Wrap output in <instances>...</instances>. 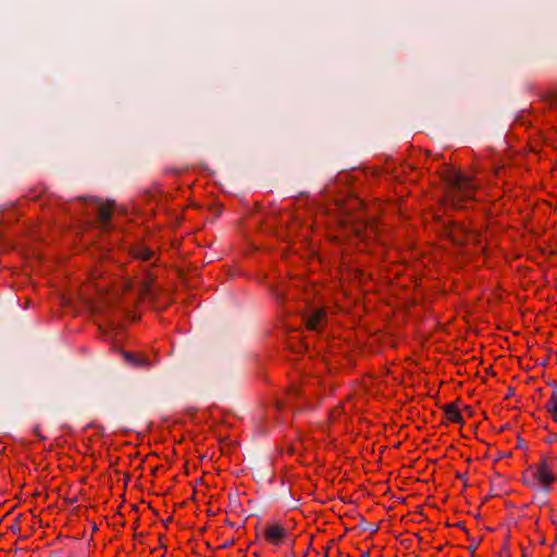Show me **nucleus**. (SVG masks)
Instances as JSON below:
<instances>
[{"label": "nucleus", "mask_w": 557, "mask_h": 557, "mask_svg": "<svg viewBox=\"0 0 557 557\" xmlns=\"http://www.w3.org/2000/svg\"><path fill=\"white\" fill-rule=\"evenodd\" d=\"M276 297L282 302H294L293 310L301 315L306 329L313 330V286L309 275L293 276L286 295L277 294Z\"/></svg>", "instance_id": "f257e3e1"}, {"label": "nucleus", "mask_w": 557, "mask_h": 557, "mask_svg": "<svg viewBox=\"0 0 557 557\" xmlns=\"http://www.w3.org/2000/svg\"><path fill=\"white\" fill-rule=\"evenodd\" d=\"M463 410H465V411H467V413H469V416H471V414H472V409H471L469 406H466V407L463 408Z\"/></svg>", "instance_id": "a211bd4d"}, {"label": "nucleus", "mask_w": 557, "mask_h": 557, "mask_svg": "<svg viewBox=\"0 0 557 557\" xmlns=\"http://www.w3.org/2000/svg\"><path fill=\"white\" fill-rule=\"evenodd\" d=\"M445 181L451 190L456 191L461 198H471L476 185L472 178L460 171L448 170L445 173Z\"/></svg>", "instance_id": "f03ea898"}, {"label": "nucleus", "mask_w": 557, "mask_h": 557, "mask_svg": "<svg viewBox=\"0 0 557 557\" xmlns=\"http://www.w3.org/2000/svg\"><path fill=\"white\" fill-rule=\"evenodd\" d=\"M554 469L555 460L543 457L534 470L533 478L545 494L550 491V484L556 480Z\"/></svg>", "instance_id": "7ed1b4c3"}, {"label": "nucleus", "mask_w": 557, "mask_h": 557, "mask_svg": "<svg viewBox=\"0 0 557 557\" xmlns=\"http://www.w3.org/2000/svg\"><path fill=\"white\" fill-rule=\"evenodd\" d=\"M34 433H35L37 436H39L40 438H42V436H41V435H40V433H39V428H38V426H36V428L34 429Z\"/></svg>", "instance_id": "6ab92c4d"}, {"label": "nucleus", "mask_w": 557, "mask_h": 557, "mask_svg": "<svg viewBox=\"0 0 557 557\" xmlns=\"http://www.w3.org/2000/svg\"><path fill=\"white\" fill-rule=\"evenodd\" d=\"M287 346L292 351L298 355L306 352L309 348V344L305 342L302 333L298 331H294L288 335Z\"/></svg>", "instance_id": "0eeeda50"}, {"label": "nucleus", "mask_w": 557, "mask_h": 557, "mask_svg": "<svg viewBox=\"0 0 557 557\" xmlns=\"http://www.w3.org/2000/svg\"><path fill=\"white\" fill-rule=\"evenodd\" d=\"M125 360L137 367H149L151 363L140 354L123 352Z\"/></svg>", "instance_id": "f8f14e48"}, {"label": "nucleus", "mask_w": 557, "mask_h": 557, "mask_svg": "<svg viewBox=\"0 0 557 557\" xmlns=\"http://www.w3.org/2000/svg\"><path fill=\"white\" fill-rule=\"evenodd\" d=\"M323 549H324V553H323V556H322V557H327V555H329V550L331 549L330 544H327L326 546H324V547H323Z\"/></svg>", "instance_id": "dca6fc26"}, {"label": "nucleus", "mask_w": 557, "mask_h": 557, "mask_svg": "<svg viewBox=\"0 0 557 557\" xmlns=\"http://www.w3.org/2000/svg\"><path fill=\"white\" fill-rule=\"evenodd\" d=\"M322 317H323L322 310L315 306V315H314V319H315V331L318 330V327L321 324Z\"/></svg>", "instance_id": "2eb2a0df"}, {"label": "nucleus", "mask_w": 557, "mask_h": 557, "mask_svg": "<svg viewBox=\"0 0 557 557\" xmlns=\"http://www.w3.org/2000/svg\"><path fill=\"white\" fill-rule=\"evenodd\" d=\"M545 408L552 413L553 419L557 422V387L554 388L552 397L546 403Z\"/></svg>", "instance_id": "ddd939ff"}, {"label": "nucleus", "mask_w": 557, "mask_h": 557, "mask_svg": "<svg viewBox=\"0 0 557 557\" xmlns=\"http://www.w3.org/2000/svg\"><path fill=\"white\" fill-rule=\"evenodd\" d=\"M449 236L457 245H463L474 239V234L466 232L462 227H456L450 231Z\"/></svg>", "instance_id": "1a4fd4ad"}, {"label": "nucleus", "mask_w": 557, "mask_h": 557, "mask_svg": "<svg viewBox=\"0 0 557 557\" xmlns=\"http://www.w3.org/2000/svg\"><path fill=\"white\" fill-rule=\"evenodd\" d=\"M320 531V528L318 527V519L315 518V532Z\"/></svg>", "instance_id": "5701e85b"}, {"label": "nucleus", "mask_w": 557, "mask_h": 557, "mask_svg": "<svg viewBox=\"0 0 557 557\" xmlns=\"http://www.w3.org/2000/svg\"><path fill=\"white\" fill-rule=\"evenodd\" d=\"M134 285H135V281L129 280V278L124 280L123 284H122L123 293L125 294V293L132 290Z\"/></svg>", "instance_id": "4468645a"}, {"label": "nucleus", "mask_w": 557, "mask_h": 557, "mask_svg": "<svg viewBox=\"0 0 557 557\" xmlns=\"http://www.w3.org/2000/svg\"><path fill=\"white\" fill-rule=\"evenodd\" d=\"M276 406H277V408H278L280 410L284 407V405H283L281 401H278V403L276 404Z\"/></svg>", "instance_id": "412c9836"}, {"label": "nucleus", "mask_w": 557, "mask_h": 557, "mask_svg": "<svg viewBox=\"0 0 557 557\" xmlns=\"http://www.w3.org/2000/svg\"><path fill=\"white\" fill-rule=\"evenodd\" d=\"M313 541V534H310V542Z\"/></svg>", "instance_id": "b1692460"}, {"label": "nucleus", "mask_w": 557, "mask_h": 557, "mask_svg": "<svg viewBox=\"0 0 557 557\" xmlns=\"http://www.w3.org/2000/svg\"><path fill=\"white\" fill-rule=\"evenodd\" d=\"M476 547H478V544H474V545L469 546L468 549L470 550L471 554H473L474 550L476 549Z\"/></svg>", "instance_id": "f3484780"}, {"label": "nucleus", "mask_w": 557, "mask_h": 557, "mask_svg": "<svg viewBox=\"0 0 557 557\" xmlns=\"http://www.w3.org/2000/svg\"><path fill=\"white\" fill-rule=\"evenodd\" d=\"M289 535L288 528L280 522L268 523L262 531L264 542L273 546L282 545Z\"/></svg>", "instance_id": "20e7f679"}, {"label": "nucleus", "mask_w": 557, "mask_h": 557, "mask_svg": "<svg viewBox=\"0 0 557 557\" xmlns=\"http://www.w3.org/2000/svg\"><path fill=\"white\" fill-rule=\"evenodd\" d=\"M131 256L134 259L140 261H149L154 257V251L144 245H135L129 250Z\"/></svg>", "instance_id": "6e6552de"}, {"label": "nucleus", "mask_w": 557, "mask_h": 557, "mask_svg": "<svg viewBox=\"0 0 557 557\" xmlns=\"http://www.w3.org/2000/svg\"><path fill=\"white\" fill-rule=\"evenodd\" d=\"M444 412L451 422L463 424V418L456 404L450 403L444 407Z\"/></svg>", "instance_id": "9b49d317"}, {"label": "nucleus", "mask_w": 557, "mask_h": 557, "mask_svg": "<svg viewBox=\"0 0 557 557\" xmlns=\"http://www.w3.org/2000/svg\"><path fill=\"white\" fill-rule=\"evenodd\" d=\"M144 276L138 281V298L144 301L152 296L153 290V282L156 275L150 271V269L146 268Z\"/></svg>", "instance_id": "423d86ee"}, {"label": "nucleus", "mask_w": 557, "mask_h": 557, "mask_svg": "<svg viewBox=\"0 0 557 557\" xmlns=\"http://www.w3.org/2000/svg\"><path fill=\"white\" fill-rule=\"evenodd\" d=\"M113 208L111 205H102L99 207L97 212V219L100 224V227L104 231L108 230L107 225L112 216Z\"/></svg>", "instance_id": "9d476101"}, {"label": "nucleus", "mask_w": 557, "mask_h": 557, "mask_svg": "<svg viewBox=\"0 0 557 557\" xmlns=\"http://www.w3.org/2000/svg\"><path fill=\"white\" fill-rule=\"evenodd\" d=\"M519 448H522L523 447V441L521 438L518 440V445H517Z\"/></svg>", "instance_id": "aec40b11"}, {"label": "nucleus", "mask_w": 557, "mask_h": 557, "mask_svg": "<svg viewBox=\"0 0 557 557\" xmlns=\"http://www.w3.org/2000/svg\"><path fill=\"white\" fill-rule=\"evenodd\" d=\"M363 557H369V553H368V552H367V553H364V554H363Z\"/></svg>", "instance_id": "393cba45"}, {"label": "nucleus", "mask_w": 557, "mask_h": 557, "mask_svg": "<svg viewBox=\"0 0 557 557\" xmlns=\"http://www.w3.org/2000/svg\"><path fill=\"white\" fill-rule=\"evenodd\" d=\"M311 382L310 376H299L297 380L293 381L287 391L288 400L298 399L305 397L310 393Z\"/></svg>", "instance_id": "39448f33"}, {"label": "nucleus", "mask_w": 557, "mask_h": 557, "mask_svg": "<svg viewBox=\"0 0 557 557\" xmlns=\"http://www.w3.org/2000/svg\"><path fill=\"white\" fill-rule=\"evenodd\" d=\"M512 394H513V388H509V392H508V394H507V396H506V397H509V396H511Z\"/></svg>", "instance_id": "4be33fe9"}]
</instances>
